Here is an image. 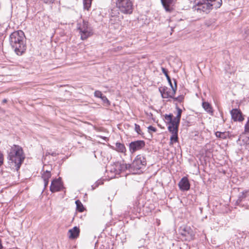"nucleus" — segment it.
Segmentation results:
<instances>
[{"label": "nucleus", "mask_w": 249, "mask_h": 249, "mask_svg": "<svg viewBox=\"0 0 249 249\" xmlns=\"http://www.w3.org/2000/svg\"><path fill=\"white\" fill-rule=\"evenodd\" d=\"M247 192H243L239 195L238 199L236 201V205H242V201H243L247 197Z\"/></svg>", "instance_id": "19"}, {"label": "nucleus", "mask_w": 249, "mask_h": 249, "mask_svg": "<svg viewBox=\"0 0 249 249\" xmlns=\"http://www.w3.org/2000/svg\"><path fill=\"white\" fill-rule=\"evenodd\" d=\"M69 232L70 233L69 235V238L71 239H75L77 238L79 235L80 230L79 228L75 226L73 227L72 229H70L69 231Z\"/></svg>", "instance_id": "16"}, {"label": "nucleus", "mask_w": 249, "mask_h": 249, "mask_svg": "<svg viewBox=\"0 0 249 249\" xmlns=\"http://www.w3.org/2000/svg\"><path fill=\"white\" fill-rule=\"evenodd\" d=\"M245 133H249V125H245Z\"/></svg>", "instance_id": "38"}, {"label": "nucleus", "mask_w": 249, "mask_h": 249, "mask_svg": "<svg viewBox=\"0 0 249 249\" xmlns=\"http://www.w3.org/2000/svg\"><path fill=\"white\" fill-rule=\"evenodd\" d=\"M226 138V134L224 132L221 133V136L220 137V138L222 139H225Z\"/></svg>", "instance_id": "40"}, {"label": "nucleus", "mask_w": 249, "mask_h": 249, "mask_svg": "<svg viewBox=\"0 0 249 249\" xmlns=\"http://www.w3.org/2000/svg\"><path fill=\"white\" fill-rule=\"evenodd\" d=\"M145 146V142L143 140H137L131 142L129 144V149L131 153L143 149Z\"/></svg>", "instance_id": "10"}, {"label": "nucleus", "mask_w": 249, "mask_h": 249, "mask_svg": "<svg viewBox=\"0 0 249 249\" xmlns=\"http://www.w3.org/2000/svg\"><path fill=\"white\" fill-rule=\"evenodd\" d=\"M231 119L234 122H238V123H242L245 119V116L244 115L240 110L235 108L232 109L231 111Z\"/></svg>", "instance_id": "13"}, {"label": "nucleus", "mask_w": 249, "mask_h": 249, "mask_svg": "<svg viewBox=\"0 0 249 249\" xmlns=\"http://www.w3.org/2000/svg\"><path fill=\"white\" fill-rule=\"evenodd\" d=\"M221 133L222 132H219V131L216 132L215 135H216V137L220 138L221 136Z\"/></svg>", "instance_id": "39"}, {"label": "nucleus", "mask_w": 249, "mask_h": 249, "mask_svg": "<svg viewBox=\"0 0 249 249\" xmlns=\"http://www.w3.org/2000/svg\"><path fill=\"white\" fill-rule=\"evenodd\" d=\"M195 3L197 6L196 8L197 11L208 13L212 10L211 5H210L209 0H196Z\"/></svg>", "instance_id": "9"}, {"label": "nucleus", "mask_w": 249, "mask_h": 249, "mask_svg": "<svg viewBox=\"0 0 249 249\" xmlns=\"http://www.w3.org/2000/svg\"><path fill=\"white\" fill-rule=\"evenodd\" d=\"M101 99L104 103H107L108 105H109V102L106 96L103 95L101 97Z\"/></svg>", "instance_id": "34"}, {"label": "nucleus", "mask_w": 249, "mask_h": 249, "mask_svg": "<svg viewBox=\"0 0 249 249\" xmlns=\"http://www.w3.org/2000/svg\"><path fill=\"white\" fill-rule=\"evenodd\" d=\"M210 5H211L212 10L213 8L217 9L220 7L222 4V0H209Z\"/></svg>", "instance_id": "18"}, {"label": "nucleus", "mask_w": 249, "mask_h": 249, "mask_svg": "<svg viewBox=\"0 0 249 249\" xmlns=\"http://www.w3.org/2000/svg\"><path fill=\"white\" fill-rule=\"evenodd\" d=\"M119 14L118 8L117 7L114 8L111 10L110 15L112 17L117 16Z\"/></svg>", "instance_id": "26"}, {"label": "nucleus", "mask_w": 249, "mask_h": 249, "mask_svg": "<svg viewBox=\"0 0 249 249\" xmlns=\"http://www.w3.org/2000/svg\"><path fill=\"white\" fill-rule=\"evenodd\" d=\"M92 0H83L84 8L89 10L90 8Z\"/></svg>", "instance_id": "25"}, {"label": "nucleus", "mask_w": 249, "mask_h": 249, "mask_svg": "<svg viewBox=\"0 0 249 249\" xmlns=\"http://www.w3.org/2000/svg\"><path fill=\"white\" fill-rule=\"evenodd\" d=\"M42 1L45 3H53L54 0H42Z\"/></svg>", "instance_id": "37"}, {"label": "nucleus", "mask_w": 249, "mask_h": 249, "mask_svg": "<svg viewBox=\"0 0 249 249\" xmlns=\"http://www.w3.org/2000/svg\"><path fill=\"white\" fill-rule=\"evenodd\" d=\"M10 44L15 52L22 55L26 50V38L24 32L18 30L13 32L9 37Z\"/></svg>", "instance_id": "1"}, {"label": "nucleus", "mask_w": 249, "mask_h": 249, "mask_svg": "<svg viewBox=\"0 0 249 249\" xmlns=\"http://www.w3.org/2000/svg\"><path fill=\"white\" fill-rule=\"evenodd\" d=\"M246 41L249 43V29H245L244 34Z\"/></svg>", "instance_id": "29"}, {"label": "nucleus", "mask_w": 249, "mask_h": 249, "mask_svg": "<svg viewBox=\"0 0 249 249\" xmlns=\"http://www.w3.org/2000/svg\"><path fill=\"white\" fill-rule=\"evenodd\" d=\"M179 125H168V131L171 133L172 135L170 139V145H172L174 143L177 142L178 141V131Z\"/></svg>", "instance_id": "11"}, {"label": "nucleus", "mask_w": 249, "mask_h": 249, "mask_svg": "<svg viewBox=\"0 0 249 249\" xmlns=\"http://www.w3.org/2000/svg\"><path fill=\"white\" fill-rule=\"evenodd\" d=\"M177 113L176 116L172 114L165 116V121L168 124H178L181 115L182 110L177 107Z\"/></svg>", "instance_id": "8"}, {"label": "nucleus", "mask_w": 249, "mask_h": 249, "mask_svg": "<svg viewBox=\"0 0 249 249\" xmlns=\"http://www.w3.org/2000/svg\"><path fill=\"white\" fill-rule=\"evenodd\" d=\"M202 107L203 108L209 113L212 114L213 109L211 105L208 103L206 102H204L202 103Z\"/></svg>", "instance_id": "21"}, {"label": "nucleus", "mask_w": 249, "mask_h": 249, "mask_svg": "<svg viewBox=\"0 0 249 249\" xmlns=\"http://www.w3.org/2000/svg\"><path fill=\"white\" fill-rule=\"evenodd\" d=\"M146 165L145 158L142 155H137L131 164V172L133 174H140L142 169H144Z\"/></svg>", "instance_id": "3"}, {"label": "nucleus", "mask_w": 249, "mask_h": 249, "mask_svg": "<svg viewBox=\"0 0 249 249\" xmlns=\"http://www.w3.org/2000/svg\"><path fill=\"white\" fill-rule=\"evenodd\" d=\"M3 246L2 245L1 240L0 239V249H2Z\"/></svg>", "instance_id": "42"}, {"label": "nucleus", "mask_w": 249, "mask_h": 249, "mask_svg": "<svg viewBox=\"0 0 249 249\" xmlns=\"http://www.w3.org/2000/svg\"><path fill=\"white\" fill-rule=\"evenodd\" d=\"M115 145V150L118 152L124 153L126 151V148L123 143L120 142H116Z\"/></svg>", "instance_id": "20"}, {"label": "nucleus", "mask_w": 249, "mask_h": 249, "mask_svg": "<svg viewBox=\"0 0 249 249\" xmlns=\"http://www.w3.org/2000/svg\"><path fill=\"white\" fill-rule=\"evenodd\" d=\"M161 71L164 74L165 76H166L170 86L173 85L171 78L168 74V71L163 67H161Z\"/></svg>", "instance_id": "24"}, {"label": "nucleus", "mask_w": 249, "mask_h": 249, "mask_svg": "<svg viewBox=\"0 0 249 249\" xmlns=\"http://www.w3.org/2000/svg\"><path fill=\"white\" fill-rule=\"evenodd\" d=\"M51 155L53 156H56L58 155V154H57L56 152H46V155Z\"/></svg>", "instance_id": "36"}, {"label": "nucleus", "mask_w": 249, "mask_h": 249, "mask_svg": "<svg viewBox=\"0 0 249 249\" xmlns=\"http://www.w3.org/2000/svg\"><path fill=\"white\" fill-rule=\"evenodd\" d=\"M94 129L98 132H106V129L100 125H93Z\"/></svg>", "instance_id": "27"}, {"label": "nucleus", "mask_w": 249, "mask_h": 249, "mask_svg": "<svg viewBox=\"0 0 249 249\" xmlns=\"http://www.w3.org/2000/svg\"><path fill=\"white\" fill-rule=\"evenodd\" d=\"M103 95V94H102V93L100 91H99V90H96L95 92H94V96L96 97H98V98H101V97Z\"/></svg>", "instance_id": "31"}, {"label": "nucleus", "mask_w": 249, "mask_h": 249, "mask_svg": "<svg viewBox=\"0 0 249 249\" xmlns=\"http://www.w3.org/2000/svg\"><path fill=\"white\" fill-rule=\"evenodd\" d=\"M131 164H120L119 169L121 171H125L126 170H128L131 172Z\"/></svg>", "instance_id": "22"}, {"label": "nucleus", "mask_w": 249, "mask_h": 249, "mask_svg": "<svg viewBox=\"0 0 249 249\" xmlns=\"http://www.w3.org/2000/svg\"><path fill=\"white\" fill-rule=\"evenodd\" d=\"M51 177V173L50 171H46L42 174V178L44 180V189H46L49 184V179Z\"/></svg>", "instance_id": "17"}, {"label": "nucleus", "mask_w": 249, "mask_h": 249, "mask_svg": "<svg viewBox=\"0 0 249 249\" xmlns=\"http://www.w3.org/2000/svg\"><path fill=\"white\" fill-rule=\"evenodd\" d=\"M178 185L179 189L182 191H188L190 188V183L186 177H184L181 179Z\"/></svg>", "instance_id": "14"}, {"label": "nucleus", "mask_w": 249, "mask_h": 249, "mask_svg": "<svg viewBox=\"0 0 249 249\" xmlns=\"http://www.w3.org/2000/svg\"><path fill=\"white\" fill-rule=\"evenodd\" d=\"M135 130L139 134L141 135L142 134V132L140 128V125H135Z\"/></svg>", "instance_id": "32"}, {"label": "nucleus", "mask_w": 249, "mask_h": 249, "mask_svg": "<svg viewBox=\"0 0 249 249\" xmlns=\"http://www.w3.org/2000/svg\"><path fill=\"white\" fill-rule=\"evenodd\" d=\"M7 159L8 163L18 171L25 159L22 148L18 145H13L8 151Z\"/></svg>", "instance_id": "2"}, {"label": "nucleus", "mask_w": 249, "mask_h": 249, "mask_svg": "<svg viewBox=\"0 0 249 249\" xmlns=\"http://www.w3.org/2000/svg\"><path fill=\"white\" fill-rule=\"evenodd\" d=\"M63 188L61 178H55L52 181L50 190L52 193L60 191Z\"/></svg>", "instance_id": "12"}, {"label": "nucleus", "mask_w": 249, "mask_h": 249, "mask_svg": "<svg viewBox=\"0 0 249 249\" xmlns=\"http://www.w3.org/2000/svg\"><path fill=\"white\" fill-rule=\"evenodd\" d=\"M148 131L149 133H151V131L155 132L157 131V129L152 125H149V127H148Z\"/></svg>", "instance_id": "33"}, {"label": "nucleus", "mask_w": 249, "mask_h": 249, "mask_svg": "<svg viewBox=\"0 0 249 249\" xmlns=\"http://www.w3.org/2000/svg\"><path fill=\"white\" fill-rule=\"evenodd\" d=\"M179 233L182 240L190 241L195 239V233L190 226L183 225L180 227Z\"/></svg>", "instance_id": "6"}, {"label": "nucleus", "mask_w": 249, "mask_h": 249, "mask_svg": "<svg viewBox=\"0 0 249 249\" xmlns=\"http://www.w3.org/2000/svg\"><path fill=\"white\" fill-rule=\"evenodd\" d=\"M104 183L103 180L101 179L98 180L93 185H92V190L96 188L99 185L103 184Z\"/></svg>", "instance_id": "28"}, {"label": "nucleus", "mask_w": 249, "mask_h": 249, "mask_svg": "<svg viewBox=\"0 0 249 249\" xmlns=\"http://www.w3.org/2000/svg\"><path fill=\"white\" fill-rule=\"evenodd\" d=\"M7 102V100L6 99H4L2 101V103L4 104V103H6Z\"/></svg>", "instance_id": "43"}, {"label": "nucleus", "mask_w": 249, "mask_h": 249, "mask_svg": "<svg viewBox=\"0 0 249 249\" xmlns=\"http://www.w3.org/2000/svg\"><path fill=\"white\" fill-rule=\"evenodd\" d=\"M116 6L118 9L125 14H130L133 12V6L130 0H116Z\"/></svg>", "instance_id": "5"}, {"label": "nucleus", "mask_w": 249, "mask_h": 249, "mask_svg": "<svg viewBox=\"0 0 249 249\" xmlns=\"http://www.w3.org/2000/svg\"><path fill=\"white\" fill-rule=\"evenodd\" d=\"M77 29L79 31L82 40H85L92 35V29L89 22L85 20L77 24Z\"/></svg>", "instance_id": "4"}, {"label": "nucleus", "mask_w": 249, "mask_h": 249, "mask_svg": "<svg viewBox=\"0 0 249 249\" xmlns=\"http://www.w3.org/2000/svg\"><path fill=\"white\" fill-rule=\"evenodd\" d=\"M177 0H160L165 10L167 12H171L173 10L172 6Z\"/></svg>", "instance_id": "15"}, {"label": "nucleus", "mask_w": 249, "mask_h": 249, "mask_svg": "<svg viewBox=\"0 0 249 249\" xmlns=\"http://www.w3.org/2000/svg\"><path fill=\"white\" fill-rule=\"evenodd\" d=\"M76 205L77 210L79 212H83L84 210V207L79 200H77L75 201Z\"/></svg>", "instance_id": "23"}, {"label": "nucleus", "mask_w": 249, "mask_h": 249, "mask_svg": "<svg viewBox=\"0 0 249 249\" xmlns=\"http://www.w3.org/2000/svg\"><path fill=\"white\" fill-rule=\"evenodd\" d=\"M172 98L174 99L175 101H178L179 103H181L183 101L184 99V96L181 95L178 96L177 97H174V96H173V98Z\"/></svg>", "instance_id": "30"}, {"label": "nucleus", "mask_w": 249, "mask_h": 249, "mask_svg": "<svg viewBox=\"0 0 249 249\" xmlns=\"http://www.w3.org/2000/svg\"><path fill=\"white\" fill-rule=\"evenodd\" d=\"M245 124H249V118L248 117V121Z\"/></svg>", "instance_id": "44"}, {"label": "nucleus", "mask_w": 249, "mask_h": 249, "mask_svg": "<svg viewBox=\"0 0 249 249\" xmlns=\"http://www.w3.org/2000/svg\"><path fill=\"white\" fill-rule=\"evenodd\" d=\"M97 137H100L102 139H103V140L106 141L107 140V137H102V136H97Z\"/></svg>", "instance_id": "41"}, {"label": "nucleus", "mask_w": 249, "mask_h": 249, "mask_svg": "<svg viewBox=\"0 0 249 249\" xmlns=\"http://www.w3.org/2000/svg\"><path fill=\"white\" fill-rule=\"evenodd\" d=\"M3 163V156L2 154L0 152V165L2 164Z\"/></svg>", "instance_id": "35"}, {"label": "nucleus", "mask_w": 249, "mask_h": 249, "mask_svg": "<svg viewBox=\"0 0 249 249\" xmlns=\"http://www.w3.org/2000/svg\"><path fill=\"white\" fill-rule=\"evenodd\" d=\"M174 82L175 86H170L171 89H169L166 87H160L159 88V90L163 98H173L177 89L176 81L174 80Z\"/></svg>", "instance_id": "7"}]
</instances>
